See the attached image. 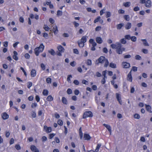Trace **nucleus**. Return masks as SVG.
<instances>
[{"label": "nucleus", "mask_w": 152, "mask_h": 152, "mask_svg": "<svg viewBox=\"0 0 152 152\" xmlns=\"http://www.w3.org/2000/svg\"><path fill=\"white\" fill-rule=\"evenodd\" d=\"M111 47L113 49H115L117 53L119 54H122L123 51H124L125 48L123 47L121 44L118 42L115 43V44H112L110 45Z\"/></svg>", "instance_id": "f257e3e1"}, {"label": "nucleus", "mask_w": 152, "mask_h": 152, "mask_svg": "<svg viewBox=\"0 0 152 152\" xmlns=\"http://www.w3.org/2000/svg\"><path fill=\"white\" fill-rule=\"evenodd\" d=\"M45 46L42 43L40 44L39 47H36L34 49V53L35 55L38 56L39 53L42 52L44 49Z\"/></svg>", "instance_id": "f03ea898"}, {"label": "nucleus", "mask_w": 152, "mask_h": 152, "mask_svg": "<svg viewBox=\"0 0 152 152\" xmlns=\"http://www.w3.org/2000/svg\"><path fill=\"white\" fill-rule=\"evenodd\" d=\"M86 36H83L80 40L77 41L79 46L80 48H82L84 46V43L87 41V38Z\"/></svg>", "instance_id": "7ed1b4c3"}, {"label": "nucleus", "mask_w": 152, "mask_h": 152, "mask_svg": "<svg viewBox=\"0 0 152 152\" xmlns=\"http://www.w3.org/2000/svg\"><path fill=\"white\" fill-rule=\"evenodd\" d=\"M57 48L58 51H57L56 52V55L59 56H62L61 53L64 52L65 50L64 48L61 45H59L57 46Z\"/></svg>", "instance_id": "20e7f679"}, {"label": "nucleus", "mask_w": 152, "mask_h": 152, "mask_svg": "<svg viewBox=\"0 0 152 152\" xmlns=\"http://www.w3.org/2000/svg\"><path fill=\"white\" fill-rule=\"evenodd\" d=\"M93 116V114L92 112L90 111H87L84 112L83 115V118L85 119L88 117H92Z\"/></svg>", "instance_id": "39448f33"}, {"label": "nucleus", "mask_w": 152, "mask_h": 152, "mask_svg": "<svg viewBox=\"0 0 152 152\" xmlns=\"http://www.w3.org/2000/svg\"><path fill=\"white\" fill-rule=\"evenodd\" d=\"M105 58L104 56H101L98 59V62L97 64L99 63L103 64L104 63L105 60Z\"/></svg>", "instance_id": "423d86ee"}, {"label": "nucleus", "mask_w": 152, "mask_h": 152, "mask_svg": "<svg viewBox=\"0 0 152 152\" xmlns=\"http://www.w3.org/2000/svg\"><path fill=\"white\" fill-rule=\"evenodd\" d=\"M44 129L47 133H48L51 132L52 128L51 127H48L46 125L44 126Z\"/></svg>", "instance_id": "0eeeda50"}, {"label": "nucleus", "mask_w": 152, "mask_h": 152, "mask_svg": "<svg viewBox=\"0 0 152 152\" xmlns=\"http://www.w3.org/2000/svg\"><path fill=\"white\" fill-rule=\"evenodd\" d=\"M116 99L118 102L121 105L122 104V100L121 99V96L120 94L118 93L116 94Z\"/></svg>", "instance_id": "6e6552de"}, {"label": "nucleus", "mask_w": 152, "mask_h": 152, "mask_svg": "<svg viewBox=\"0 0 152 152\" xmlns=\"http://www.w3.org/2000/svg\"><path fill=\"white\" fill-rule=\"evenodd\" d=\"M132 70L129 72L127 76V80L129 81L132 82Z\"/></svg>", "instance_id": "1a4fd4ad"}, {"label": "nucleus", "mask_w": 152, "mask_h": 152, "mask_svg": "<svg viewBox=\"0 0 152 152\" xmlns=\"http://www.w3.org/2000/svg\"><path fill=\"white\" fill-rule=\"evenodd\" d=\"M30 148L31 151L33 152H39V150L34 145H31Z\"/></svg>", "instance_id": "9d476101"}, {"label": "nucleus", "mask_w": 152, "mask_h": 152, "mask_svg": "<svg viewBox=\"0 0 152 152\" xmlns=\"http://www.w3.org/2000/svg\"><path fill=\"white\" fill-rule=\"evenodd\" d=\"M1 118L3 120H6L8 118L9 115L6 112L3 113L1 115Z\"/></svg>", "instance_id": "9b49d317"}, {"label": "nucleus", "mask_w": 152, "mask_h": 152, "mask_svg": "<svg viewBox=\"0 0 152 152\" xmlns=\"http://www.w3.org/2000/svg\"><path fill=\"white\" fill-rule=\"evenodd\" d=\"M122 65L124 68H128L130 67V64L126 62H123L122 63Z\"/></svg>", "instance_id": "f8f14e48"}, {"label": "nucleus", "mask_w": 152, "mask_h": 152, "mask_svg": "<svg viewBox=\"0 0 152 152\" xmlns=\"http://www.w3.org/2000/svg\"><path fill=\"white\" fill-rule=\"evenodd\" d=\"M84 139L85 140H89L91 138V137L89 134L85 133L83 136Z\"/></svg>", "instance_id": "ddd939ff"}, {"label": "nucleus", "mask_w": 152, "mask_h": 152, "mask_svg": "<svg viewBox=\"0 0 152 152\" xmlns=\"http://www.w3.org/2000/svg\"><path fill=\"white\" fill-rule=\"evenodd\" d=\"M13 54H14L12 56L13 58L15 61H17L18 59V58L17 56L18 55L17 52L16 51H14L13 52Z\"/></svg>", "instance_id": "4468645a"}, {"label": "nucleus", "mask_w": 152, "mask_h": 152, "mask_svg": "<svg viewBox=\"0 0 152 152\" xmlns=\"http://www.w3.org/2000/svg\"><path fill=\"white\" fill-rule=\"evenodd\" d=\"M103 125L107 129L110 134H111V128L110 126L105 124H103Z\"/></svg>", "instance_id": "2eb2a0df"}, {"label": "nucleus", "mask_w": 152, "mask_h": 152, "mask_svg": "<svg viewBox=\"0 0 152 152\" xmlns=\"http://www.w3.org/2000/svg\"><path fill=\"white\" fill-rule=\"evenodd\" d=\"M96 42L98 44H101L103 42L102 39L100 37H97L96 38Z\"/></svg>", "instance_id": "dca6fc26"}, {"label": "nucleus", "mask_w": 152, "mask_h": 152, "mask_svg": "<svg viewBox=\"0 0 152 152\" xmlns=\"http://www.w3.org/2000/svg\"><path fill=\"white\" fill-rule=\"evenodd\" d=\"M151 3L150 0H147L145 3V6L147 7H150L151 6Z\"/></svg>", "instance_id": "f3484780"}, {"label": "nucleus", "mask_w": 152, "mask_h": 152, "mask_svg": "<svg viewBox=\"0 0 152 152\" xmlns=\"http://www.w3.org/2000/svg\"><path fill=\"white\" fill-rule=\"evenodd\" d=\"M79 135L80 139H82L83 137V133L82 131V127H80L79 129Z\"/></svg>", "instance_id": "a211bd4d"}, {"label": "nucleus", "mask_w": 152, "mask_h": 152, "mask_svg": "<svg viewBox=\"0 0 152 152\" xmlns=\"http://www.w3.org/2000/svg\"><path fill=\"white\" fill-rule=\"evenodd\" d=\"M132 26L131 23L128 22L125 26V28L126 29L128 30L131 28Z\"/></svg>", "instance_id": "6ab92c4d"}, {"label": "nucleus", "mask_w": 152, "mask_h": 152, "mask_svg": "<svg viewBox=\"0 0 152 152\" xmlns=\"http://www.w3.org/2000/svg\"><path fill=\"white\" fill-rule=\"evenodd\" d=\"M53 31L55 34H57L58 32V27L56 26H53Z\"/></svg>", "instance_id": "aec40b11"}, {"label": "nucleus", "mask_w": 152, "mask_h": 152, "mask_svg": "<svg viewBox=\"0 0 152 152\" xmlns=\"http://www.w3.org/2000/svg\"><path fill=\"white\" fill-rule=\"evenodd\" d=\"M31 76L32 77H34L36 76V71L34 69H32L31 72Z\"/></svg>", "instance_id": "412c9836"}, {"label": "nucleus", "mask_w": 152, "mask_h": 152, "mask_svg": "<svg viewBox=\"0 0 152 152\" xmlns=\"http://www.w3.org/2000/svg\"><path fill=\"white\" fill-rule=\"evenodd\" d=\"M61 101L64 104H67L68 101L66 98L64 97H63L61 99Z\"/></svg>", "instance_id": "4be33fe9"}, {"label": "nucleus", "mask_w": 152, "mask_h": 152, "mask_svg": "<svg viewBox=\"0 0 152 152\" xmlns=\"http://www.w3.org/2000/svg\"><path fill=\"white\" fill-rule=\"evenodd\" d=\"M145 107H146V110L149 112H150V113H152V111L151 110V106L148 105L147 104H145Z\"/></svg>", "instance_id": "5701e85b"}, {"label": "nucleus", "mask_w": 152, "mask_h": 152, "mask_svg": "<svg viewBox=\"0 0 152 152\" xmlns=\"http://www.w3.org/2000/svg\"><path fill=\"white\" fill-rule=\"evenodd\" d=\"M141 41L143 42V45L145 46H149V45L147 42L146 39H141Z\"/></svg>", "instance_id": "b1692460"}, {"label": "nucleus", "mask_w": 152, "mask_h": 152, "mask_svg": "<svg viewBox=\"0 0 152 152\" xmlns=\"http://www.w3.org/2000/svg\"><path fill=\"white\" fill-rule=\"evenodd\" d=\"M46 99L47 101L51 102L53 100V98L51 95H49L48 96Z\"/></svg>", "instance_id": "393cba45"}, {"label": "nucleus", "mask_w": 152, "mask_h": 152, "mask_svg": "<svg viewBox=\"0 0 152 152\" xmlns=\"http://www.w3.org/2000/svg\"><path fill=\"white\" fill-rule=\"evenodd\" d=\"M111 84L114 87L115 89H117L118 88V86L117 84H115V81L114 80H112L111 81Z\"/></svg>", "instance_id": "a878e982"}, {"label": "nucleus", "mask_w": 152, "mask_h": 152, "mask_svg": "<svg viewBox=\"0 0 152 152\" xmlns=\"http://www.w3.org/2000/svg\"><path fill=\"white\" fill-rule=\"evenodd\" d=\"M124 24L123 23H119L117 25V28L118 29H121L122 27L124 26Z\"/></svg>", "instance_id": "bb28decb"}, {"label": "nucleus", "mask_w": 152, "mask_h": 152, "mask_svg": "<svg viewBox=\"0 0 152 152\" xmlns=\"http://www.w3.org/2000/svg\"><path fill=\"white\" fill-rule=\"evenodd\" d=\"M48 91L46 90V89H44L43 90V92H42V94L43 95L45 96H47L48 95Z\"/></svg>", "instance_id": "cd10ccee"}, {"label": "nucleus", "mask_w": 152, "mask_h": 152, "mask_svg": "<svg viewBox=\"0 0 152 152\" xmlns=\"http://www.w3.org/2000/svg\"><path fill=\"white\" fill-rule=\"evenodd\" d=\"M48 52L53 56H55L56 54V53L53 49H51L50 50H49Z\"/></svg>", "instance_id": "c85d7f7f"}, {"label": "nucleus", "mask_w": 152, "mask_h": 152, "mask_svg": "<svg viewBox=\"0 0 152 152\" xmlns=\"http://www.w3.org/2000/svg\"><path fill=\"white\" fill-rule=\"evenodd\" d=\"M104 62V66L105 67H107L109 64L108 61L107 59L105 58V60Z\"/></svg>", "instance_id": "c756f323"}, {"label": "nucleus", "mask_w": 152, "mask_h": 152, "mask_svg": "<svg viewBox=\"0 0 152 152\" xmlns=\"http://www.w3.org/2000/svg\"><path fill=\"white\" fill-rule=\"evenodd\" d=\"M86 64L88 66H91L92 65L91 60L90 59H88L86 63Z\"/></svg>", "instance_id": "7c9ffc66"}, {"label": "nucleus", "mask_w": 152, "mask_h": 152, "mask_svg": "<svg viewBox=\"0 0 152 152\" xmlns=\"http://www.w3.org/2000/svg\"><path fill=\"white\" fill-rule=\"evenodd\" d=\"M109 66L111 68H116V64L112 62H111L109 64Z\"/></svg>", "instance_id": "2f4dec72"}, {"label": "nucleus", "mask_w": 152, "mask_h": 152, "mask_svg": "<svg viewBox=\"0 0 152 152\" xmlns=\"http://www.w3.org/2000/svg\"><path fill=\"white\" fill-rule=\"evenodd\" d=\"M131 3L130 2H127L125 3H124V5L125 7H129Z\"/></svg>", "instance_id": "473e14b6"}, {"label": "nucleus", "mask_w": 152, "mask_h": 152, "mask_svg": "<svg viewBox=\"0 0 152 152\" xmlns=\"http://www.w3.org/2000/svg\"><path fill=\"white\" fill-rule=\"evenodd\" d=\"M101 145L100 144H97L96 148L95 150V151H96V152H98L99 151V149Z\"/></svg>", "instance_id": "72a5a7b5"}, {"label": "nucleus", "mask_w": 152, "mask_h": 152, "mask_svg": "<svg viewBox=\"0 0 152 152\" xmlns=\"http://www.w3.org/2000/svg\"><path fill=\"white\" fill-rule=\"evenodd\" d=\"M124 19L127 21H129L130 20V17L128 15H124Z\"/></svg>", "instance_id": "f704fd0d"}, {"label": "nucleus", "mask_w": 152, "mask_h": 152, "mask_svg": "<svg viewBox=\"0 0 152 152\" xmlns=\"http://www.w3.org/2000/svg\"><path fill=\"white\" fill-rule=\"evenodd\" d=\"M57 123L60 126H62L63 125V122L62 120L60 119H59L58 120Z\"/></svg>", "instance_id": "c9c22d12"}, {"label": "nucleus", "mask_w": 152, "mask_h": 152, "mask_svg": "<svg viewBox=\"0 0 152 152\" xmlns=\"http://www.w3.org/2000/svg\"><path fill=\"white\" fill-rule=\"evenodd\" d=\"M63 12L61 11L58 10L57 12V15L58 17L61 16L62 15Z\"/></svg>", "instance_id": "e433bc0d"}, {"label": "nucleus", "mask_w": 152, "mask_h": 152, "mask_svg": "<svg viewBox=\"0 0 152 152\" xmlns=\"http://www.w3.org/2000/svg\"><path fill=\"white\" fill-rule=\"evenodd\" d=\"M101 17L99 16H98L94 20V22L95 23L99 21Z\"/></svg>", "instance_id": "4c0bfd02"}, {"label": "nucleus", "mask_w": 152, "mask_h": 152, "mask_svg": "<svg viewBox=\"0 0 152 152\" xmlns=\"http://www.w3.org/2000/svg\"><path fill=\"white\" fill-rule=\"evenodd\" d=\"M43 28L46 31H48L50 28L47 25H44L43 27Z\"/></svg>", "instance_id": "58836bf2"}, {"label": "nucleus", "mask_w": 152, "mask_h": 152, "mask_svg": "<svg viewBox=\"0 0 152 152\" xmlns=\"http://www.w3.org/2000/svg\"><path fill=\"white\" fill-rule=\"evenodd\" d=\"M111 13L110 12L107 11L106 12V17L108 18L110 17L111 16Z\"/></svg>", "instance_id": "ea45409f"}, {"label": "nucleus", "mask_w": 152, "mask_h": 152, "mask_svg": "<svg viewBox=\"0 0 152 152\" xmlns=\"http://www.w3.org/2000/svg\"><path fill=\"white\" fill-rule=\"evenodd\" d=\"M72 77V76L71 75H69L68 76L67 80L69 82H71V78Z\"/></svg>", "instance_id": "a19ab883"}, {"label": "nucleus", "mask_w": 152, "mask_h": 152, "mask_svg": "<svg viewBox=\"0 0 152 152\" xmlns=\"http://www.w3.org/2000/svg\"><path fill=\"white\" fill-rule=\"evenodd\" d=\"M55 135V134L53 133L49 134V138L50 139H52Z\"/></svg>", "instance_id": "79ce46f5"}, {"label": "nucleus", "mask_w": 152, "mask_h": 152, "mask_svg": "<svg viewBox=\"0 0 152 152\" xmlns=\"http://www.w3.org/2000/svg\"><path fill=\"white\" fill-rule=\"evenodd\" d=\"M120 41L121 43L122 44H125L126 42V39L124 38L121 39Z\"/></svg>", "instance_id": "37998d69"}, {"label": "nucleus", "mask_w": 152, "mask_h": 152, "mask_svg": "<svg viewBox=\"0 0 152 152\" xmlns=\"http://www.w3.org/2000/svg\"><path fill=\"white\" fill-rule=\"evenodd\" d=\"M134 117L135 118L139 119L140 118V116L139 114L136 113L134 115Z\"/></svg>", "instance_id": "c03bdc74"}, {"label": "nucleus", "mask_w": 152, "mask_h": 152, "mask_svg": "<svg viewBox=\"0 0 152 152\" xmlns=\"http://www.w3.org/2000/svg\"><path fill=\"white\" fill-rule=\"evenodd\" d=\"M67 93L68 94H71L72 93V91L71 88H68L67 90Z\"/></svg>", "instance_id": "a18cd8bd"}, {"label": "nucleus", "mask_w": 152, "mask_h": 152, "mask_svg": "<svg viewBox=\"0 0 152 152\" xmlns=\"http://www.w3.org/2000/svg\"><path fill=\"white\" fill-rule=\"evenodd\" d=\"M46 81L48 83H50L51 82V79L50 77H48L46 78Z\"/></svg>", "instance_id": "49530a36"}, {"label": "nucleus", "mask_w": 152, "mask_h": 152, "mask_svg": "<svg viewBox=\"0 0 152 152\" xmlns=\"http://www.w3.org/2000/svg\"><path fill=\"white\" fill-rule=\"evenodd\" d=\"M130 39L132 41L134 42L136 41L137 38L135 36H132L131 37Z\"/></svg>", "instance_id": "de8ad7c7"}, {"label": "nucleus", "mask_w": 152, "mask_h": 152, "mask_svg": "<svg viewBox=\"0 0 152 152\" xmlns=\"http://www.w3.org/2000/svg\"><path fill=\"white\" fill-rule=\"evenodd\" d=\"M135 58L136 60H140L141 59V57L139 55H137L135 56Z\"/></svg>", "instance_id": "09e8293b"}, {"label": "nucleus", "mask_w": 152, "mask_h": 152, "mask_svg": "<svg viewBox=\"0 0 152 152\" xmlns=\"http://www.w3.org/2000/svg\"><path fill=\"white\" fill-rule=\"evenodd\" d=\"M32 86V83L31 82H28L27 83V86L28 88H29Z\"/></svg>", "instance_id": "8fccbe9b"}, {"label": "nucleus", "mask_w": 152, "mask_h": 152, "mask_svg": "<svg viewBox=\"0 0 152 152\" xmlns=\"http://www.w3.org/2000/svg\"><path fill=\"white\" fill-rule=\"evenodd\" d=\"M74 25V26L76 28L79 26V23L76 22V21H74L73 23Z\"/></svg>", "instance_id": "3c124183"}, {"label": "nucleus", "mask_w": 152, "mask_h": 152, "mask_svg": "<svg viewBox=\"0 0 152 152\" xmlns=\"http://www.w3.org/2000/svg\"><path fill=\"white\" fill-rule=\"evenodd\" d=\"M15 148L18 150H20L21 149V147L20 145L18 144H17L15 145Z\"/></svg>", "instance_id": "603ef678"}, {"label": "nucleus", "mask_w": 152, "mask_h": 152, "mask_svg": "<svg viewBox=\"0 0 152 152\" xmlns=\"http://www.w3.org/2000/svg\"><path fill=\"white\" fill-rule=\"evenodd\" d=\"M101 28L102 27L101 26H97L95 28V31H99L101 29Z\"/></svg>", "instance_id": "864d4df0"}, {"label": "nucleus", "mask_w": 152, "mask_h": 152, "mask_svg": "<svg viewBox=\"0 0 152 152\" xmlns=\"http://www.w3.org/2000/svg\"><path fill=\"white\" fill-rule=\"evenodd\" d=\"M37 106V103L35 102L32 103L31 105V107L32 108H34L36 107Z\"/></svg>", "instance_id": "5fc2aeb1"}, {"label": "nucleus", "mask_w": 152, "mask_h": 152, "mask_svg": "<svg viewBox=\"0 0 152 152\" xmlns=\"http://www.w3.org/2000/svg\"><path fill=\"white\" fill-rule=\"evenodd\" d=\"M73 53L76 54H79V51L77 49H74L73 50Z\"/></svg>", "instance_id": "6e6d98bb"}, {"label": "nucleus", "mask_w": 152, "mask_h": 152, "mask_svg": "<svg viewBox=\"0 0 152 152\" xmlns=\"http://www.w3.org/2000/svg\"><path fill=\"white\" fill-rule=\"evenodd\" d=\"M131 37L129 34L126 35L125 36V38L126 39L129 40L131 39Z\"/></svg>", "instance_id": "4d7b16f0"}, {"label": "nucleus", "mask_w": 152, "mask_h": 152, "mask_svg": "<svg viewBox=\"0 0 152 152\" xmlns=\"http://www.w3.org/2000/svg\"><path fill=\"white\" fill-rule=\"evenodd\" d=\"M43 36L45 38L47 39V38L48 37V35L47 33L44 32L43 34Z\"/></svg>", "instance_id": "13d9d810"}, {"label": "nucleus", "mask_w": 152, "mask_h": 152, "mask_svg": "<svg viewBox=\"0 0 152 152\" xmlns=\"http://www.w3.org/2000/svg\"><path fill=\"white\" fill-rule=\"evenodd\" d=\"M132 70H133L134 72H136L137 71V67L135 66H132Z\"/></svg>", "instance_id": "bf43d9fd"}, {"label": "nucleus", "mask_w": 152, "mask_h": 152, "mask_svg": "<svg viewBox=\"0 0 152 152\" xmlns=\"http://www.w3.org/2000/svg\"><path fill=\"white\" fill-rule=\"evenodd\" d=\"M76 64V63L75 61L71 62L70 63V65L72 67L75 66Z\"/></svg>", "instance_id": "052dcab7"}, {"label": "nucleus", "mask_w": 152, "mask_h": 152, "mask_svg": "<svg viewBox=\"0 0 152 152\" xmlns=\"http://www.w3.org/2000/svg\"><path fill=\"white\" fill-rule=\"evenodd\" d=\"M47 137L45 136H43L42 137V141L43 142H44L45 141H46L47 140Z\"/></svg>", "instance_id": "680f3d73"}, {"label": "nucleus", "mask_w": 152, "mask_h": 152, "mask_svg": "<svg viewBox=\"0 0 152 152\" xmlns=\"http://www.w3.org/2000/svg\"><path fill=\"white\" fill-rule=\"evenodd\" d=\"M49 21L50 23L52 24H53L55 22L54 20L52 18H50L49 19Z\"/></svg>", "instance_id": "e2e57ef3"}, {"label": "nucleus", "mask_w": 152, "mask_h": 152, "mask_svg": "<svg viewBox=\"0 0 152 152\" xmlns=\"http://www.w3.org/2000/svg\"><path fill=\"white\" fill-rule=\"evenodd\" d=\"M35 99L37 102H38L40 101V98L39 96L37 95L35 96Z\"/></svg>", "instance_id": "0e129e2a"}, {"label": "nucleus", "mask_w": 152, "mask_h": 152, "mask_svg": "<svg viewBox=\"0 0 152 152\" xmlns=\"http://www.w3.org/2000/svg\"><path fill=\"white\" fill-rule=\"evenodd\" d=\"M24 56L26 59H29L30 57V56L28 53L25 54Z\"/></svg>", "instance_id": "69168bd1"}, {"label": "nucleus", "mask_w": 152, "mask_h": 152, "mask_svg": "<svg viewBox=\"0 0 152 152\" xmlns=\"http://www.w3.org/2000/svg\"><path fill=\"white\" fill-rule=\"evenodd\" d=\"M125 12V11L122 9H120L118 10V13L119 14H124Z\"/></svg>", "instance_id": "338daca9"}, {"label": "nucleus", "mask_w": 152, "mask_h": 152, "mask_svg": "<svg viewBox=\"0 0 152 152\" xmlns=\"http://www.w3.org/2000/svg\"><path fill=\"white\" fill-rule=\"evenodd\" d=\"M80 92L77 89H75L74 91V94L76 95H77L79 94Z\"/></svg>", "instance_id": "774afa93"}]
</instances>
